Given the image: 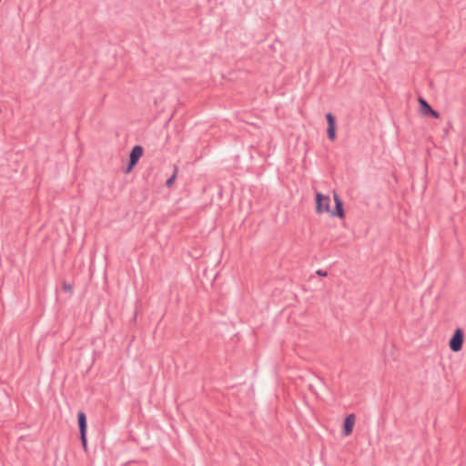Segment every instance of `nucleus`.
<instances>
[{
	"mask_svg": "<svg viewBox=\"0 0 466 466\" xmlns=\"http://www.w3.org/2000/svg\"><path fill=\"white\" fill-rule=\"evenodd\" d=\"M356 417L355 414L351 413L346 416L343 421L342 433L344 436H349L352 433Z\"/></svg>",
	"mask_w": 466,
	"mask_h": 466,
	"instance_id": "obj_6",
	"label": "nucleus"
},
{
	"mask_svg": "<svg viewBox=\"0 0 466 466\" xmlns=\"http://www.w3.org/2000/svg\"><path fill=\"white\" fill-rule=\"evenodd\" d=\"M326 120L328 123L327 135L329 139L334 141L336 139V117L331 113L326 114Z\"/></svg>",
	"mask_w": 466,
	"mask_h": 466,
	"instance_id": "obj_4",
	"label": "nucleus"
},
{
	"mask_svg": "<svg viewBox=\"0 0 466 466\" xmlns=\"http://www.w3.org/2000/svg\"><path fill=\"white\" fill-rule=\"evenodd\" d=\"M176 177H177V167L175 168V172L173 173V175L167 179L166 186L168 187H171L175 182Z\"/></svg>",
	"mask_w": 466,
	"mask_h": 466,
	"instance_id": "obj_9",
	"label": "nucleus"
},
{
	"mask_svg": "<svg viewBox=\"0 0 466 466\" xmlns=\"http://www.w3.org/2000/svg\"><path fill=\"white\" fill-rule=\"evenodd\" d=\"M316 212L321 214L324 212L330 214V198L327 195L317 192L315 196Z\"/></svg>",
	"mask_w": 466,
	"mask_h": 466,
	"instance_id": "obj_1",
	"label": "nucleus"
},
{
	"mask_svg": "<svg viewBox=\"0 0 466 466\" xmlns=\"http://www.w3.org/2000/svg\"><path fill=\"white\" fill-rule=\"evenodd\" d=\"M335 208L330 209V216L339 218H345L344 204L342 199L336 193L334 194Z\"/></svg>",
	"mask_w": 466,
	"mask_h": 466,
	"instance_id": "obj_5",
	"label": "nucleus"
},
{
	"mask_svg": "<svg viewBox=\"0 0 466 466\" xmlns=\"http://www.w3.org/2000/svg\"><path fill=\"white\" fill-rule=\"evenodd\" d=\"M316 274L319 275V276H321V277H326L328 275L327 271H324L322 269H318L316 271Z\"/></svg>",
	"mask_w": 466,
	"mask_h": 466,
	"instance_id": "obj_13",
	"label": "nucleus"
},
{
	"mask_svg": "<svg viewBox=\"0 0 466 466\" xmlns=\"http://www.w3.org/2000/svg\"><path fill=\"white\" fill-rule=\"evenodd\" d=\"M464 341V333L461 328H457L449 341L450 349L453 352H458L462 349Z\"/></svg>",
	"mask_w": 466,
	"mask_h": 466,
	"instance_id": "obj_2",
	"label": "nucleus"
},
{
	"mask_svg": "<svg viewBox=\"0 0 466 466\" xmlns=\"http://www.w3.org/2000/svg\"><path fill=\"white\" fill-rule=\"evenodd\" d=\"M418 102L420 105V111L425 116H431L433 118H439L440 113L433 109L431 106L424 99L422 96L418 97Z\"/></svg>",
	"mask_w": 466,
	"mask_h": 466,
	"instance_id": "obj_3",
	"label": "nucleus"
},
{
	"mask_svg": "<svg viewBox=\"0 0 466 466\" xmlns=\"http://www.w3.org/2000/svg\"><path fill=\"white\" fill-rule=\"evenodd\" d=\"M137 164V162H133L132 163V160L129 159L128 160V163H127V169H126V173H129L134 167Z\"/></svg>",
	"mask_w": 466,
	"mask_h": 466,
	"instance_id": "obj_12",
	"label": "nucleus"
},
{
	"mask_svg": "<svg viewBox=\"0 0 466 466\" xmlns=\"http://www.w3.org/2000/svg\"><path fill=\"white\" fill-rule=\"evenodd\" d=\"M77 423L79 428V433L86 434L87 422L85 412L79 411L77 413Z\"/></svg>",
	"mask_w": 466,
	"mask_h": 466,
	"instance_id": "obj_8",
	"label": "nucleus"
},
{
	"mask_svg": "<svg viewBox=\"0 0 466 466\" xmlns=\"http://www.w3.org/2000/svg\"><path fill=\"white\" fill-rule=\"evenodd\" d=\"M79 435H80L81 444H82L83 448L85 450H86V446H87L86 434L83 435V433H79Z\"/></svg>",
	"mask_w": 466,
	"mask_h": 466,
	"instance_id": "obj_11",
	"label": "nucleus"
},
{
	"mask_svg": "<svg viewBox=\"0 0 466 466\" xmlns=\"http://www.w3.org/2000/svg\"><path fill=\"white\" fill-rule=\"evenodd\" d=\"M62 289L66 293H71L73 291V286L70 283L65 281L62 285Z\"/></svg>",
	"mask_w": 466,
	"mask_h": 466,
	"instance_id": "obj_10",
	"label": "nucleus"
},
{
	"mask_svg": "<svg viewBox=\"0 0 466 466\" xmlns=\"http://www.w3.org/2000/svg\"><path fill=\"white\" fill-rule=\"evenodd\" d=\"M144 148L140 145H136L132 147L130 154H129V159L133 162H138L139 158L143 156Z\"/></svg>",
	"mask_w": 466,
	"mask_h": 466,
	"instance_id": "obj_7",
	"label": "nucleus"
}]
</instances>
